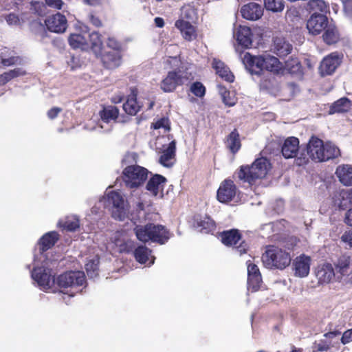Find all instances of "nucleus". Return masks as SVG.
I'll return each instance as SVG.
<instances>
[{
	"label": "nucleus",
	"instance_id": "obj_1",
	"mask_svg": "<svg viewBox=\"0 0 352 352\" xmlns=\"http://www.w3.org/2000/svg\"><path fill=\"white\" fill-rule=\"evenodd\" d=\"M58 239V233L52 231L45 234L37 243L40 255L34 256L31 276L43 291L50 289L54 283L49 269L50 261L46 258L44 252L52 248Z\"/></svg>",
	"mask_w": 352,
	"mask_h": 352
},
{
	"label": "nucleus",
	"instance_id": "obj_2",
	"mask_svg": "<svg viewBox=\"0 0 352 352\" xmlns=\"http://www.w3.org/2000/svg\"><path fill=\"white\" fill-rule=\"evenodd\" d=\"M270 168L268 160L261 157L256 159L251 166H241L236 175L239 180L252 184L256 179L265 177Z\"/></svg>",
	"mask_w": 352,
	"mask_h": 352
},
{
	"label": "nucleus",
	"instance_id": "obj_3",
	"mask_svg": "<svg viewBox=\"0 0 352 352\" xmlns=\"http://www.w3.org/2000/svg\"><path fill=\"white\" fill-rule=\"evenodd\" d=\"M99 204H104V208H109L113 219L124 221L129 214L127 201L120 192L111 191L99 200Z\"/></svg>",
	"mask_w": 352,
	"mask_h": 352
},
{
	"label": "nucleus",
	"instance_id": "obj_4",
	"mask_svg": "<svg viewBox=\"0 0 352 352\" xmlns=\"http://www.w3.org/2000/svg\"><path fill=\"white\" fill-rule=\"evenodd\" d=\"M134 230L138 239L144 243L151 241L164 244L170 237L168 230L162 225L148 223L145 226H136Z\"/></svg>",
	"mask_w": 352,
	"mask_h": 352
},
{
	"label": "nucleus",
	"instance_id": "obj_5",
	"mask_svg": "<svg viewBox=\"0 0 352 352\" xmlns=\"http://www.w3.org/2000/svg\"><path fill=\"white\" fill-rule=\"evenodd\" d=\"M291 260L289 252L275 246L268 248L262 256L263 265L270 269L283 270L289 265Z\"/></svg>",
	"mask_w": 352,
	"mask_h": 352
},
{
	"label": "nucleus",
	"instance_id": "obj_6",
	"mask_svg": "<svg viewBox=\"0 0 352 352\" xmlns=\"http://www.w3.org/2000/svg\"><path fill=\"white\" fill-rule=\"evenodd\" d=\"M122 174L126 186L135 188L142 185L146 180L148 170L139 165H131L123 170Z\"/></svg>",
	"mask_w": 352,
	"mask_h": 352
},
{
	"label": "nucleus",
	"instance_id": "obj_7",
	"mask_svg": "<svg viewBox=\"0 0 352 352\" xmlns=\"http://www.w3.org/2000/svg\"><path fill=\"white\" fill-rule=\"evenodd\" d=\"M221 242L226 246H234V250L242 255L247 252L248 245L245 241L241 240V235L236 229L223 231L220 233Z\"/></svg>",
	"mask_w": 352,
	"mask_h": 352
},
{
	"label": "nucleus",
	"instance_id": "obj_8",
	"mask_svg": "<svg viewBox=\"0 0 352 352\" xmlns=\"http://www.w3.org/2000/svg\"><path fill=\"white\" fill-rule=\"evenodd\" d=\"M188 78L184 71L174 69L168 72L166 76L162 80L160 87L164 92H173L179 86L188 81Z\"/></svg>",
	"mask_w": 352,
	"mask_h": 352
},
{
	"label": "nucleus",
	"instance_id": "obj_9",
	"mask_svg": "<svg viewBox=\"0 0 352 352\" xmlns=\"http://www.w3.org/2000/svg\"><path fill=\"white\" fill-rule=\"evenodd\" d=\"M85 283V275L81 271H69L63 273L57 278V284L63 289H76Z\"/></svg>",
	"mask_w": 352,
	"mask_h": 352
},
{
	"label": "nucleus",
	"instance_id": "obj_10",
	"mask_svg": "<svg viewBox=\"0 0 352 352\" xmlns=\"http://www.w3.org/2000/svg\"><path fill=\"white\" fill-rule=\"evenodd\" d=\"M343 54L334 52L325 56L320 63V73L322 76L332 74L341 64Z\"/></svg>",
	"mask_w": 352,
	"mask_h": 352
},
{
	"label": "nucleus",
	"instance_id": "obj_11",
	"mask_svg": "<svg viewBox=\"0 0 352 352\" xmlns=\"http://www.w3.org/2000/svg\"><path fill=\"white\" fill-rule=\"evenodd\" d=\"M70 34L68 38L69 45L73 49L87 50L89 47L87 34L89 32V28L85 25L79 26V31Z\"/></svg>",
	"mask_w": 352,
	"mask_h": 352
},
{
	"label": "nucleus",
	"instance_id": "obj_12",
	"mask_svg": "<svg viewBox=\"0 0 352 352\" xmlns=\"http://www.w3.org/2000/svg\"><path fill=\"white\" fill-rule=\"evenodd\" d=\"M329 25L328 18L324 14H311L307 22L309 32L318 35Z\"/></svg>",
	"mask_w": 352,
	"mask_h": 352
},
{
	"label": "nucleus",
	"instance_id": "obj_13",
	"mask_svg": "<svg viewBox=\"0 0 352 352\" xmlns=\"http://www.w3.org/2000/svg\"><path fill=\"white\" fill-rule=\"evenodd\" d=\"M236 187L230 179H226L221 182L217 190V199L221 203H228L235 197Z\"/></svg>",
	"mask_w": 352,
	"mask_h": 352
},
{
	"label": "nucleus",
	"instance_id": "obj_14",
	"mask_svg": "<svg viewBox=\"0 0 352 352\" xmlns=\"http://www.w3.org/2000/svg\"><path fill=\"white\" fill-rule=\"evenodd\" d=\"M45 23L47 29L55 33H63L67 28L66 17L59 12L49 16L45 20Z\"/></svg>",
	"mask_w": 352,
	"mask_h": 352
},
{
	"label": "nucleus",
	"instance_id": "obj_15",
	"mask_svg": "<svg viewBox=\"0 0 352 352\" xmlns=\"http://www.w3.org/2000/svg\"><path fill=\"white\" fill-rule=\"evenodd\" d=\"M336 273L342 276H346V281L351 283V274L352 273V258L348 254L340 256L335 263Z\"/></svg>",
	"mask_w": 352,
	"mask_h": 352
},
{
	"label": "nucleus",
	"instance_id": "obj_16",
	"mask_svg": "<svg viewBox=\"0 0 352 352\" xmlns=\"http://www.w3.org/2000/svg\"><path fill=\"white\" fill-rule=\"evenodd\" d=\"M323 142L316 137H312L307 146V152L309 157L315 162H324Z\"/></svg>",
	"mask_w": 352,
	"mask_h": 352
},
{
	"label": "nucleus",
	"instance_id": "obj_17",
	"mask_svg": "<svg viewBox=\"0 0 352 352\" xmlns=\"http://www.w3.org/2000/svg\"><path fill=\"white\" fill-rule=\"evenodd\" d=\"M311 258L305 254L297 256L294 262L293 267L296 276L304 278L308 276L310 270Z\"/></svg>",
	"mask_w": 352,
	"mask_h": 352
},
{
	"label": "nucleus",
	"instance_id": "obj_18",
	"mask_svg": "<svg viewBox=\"0 0 352 352\" xmlns=\"http://www.w3.org/2000/svg\"><path fill=\"white\" fill-rule=\"evenodd\" d=\"M262 283L261 274L258 266L253 263L248 265V289L252 292L257 291Z\"/></svg>",
	"mask_w": 352,
	"mask_h": 352
},
{
	"label": "nucleus",
	"instance_id": "obj_19",
	"mask_svg": "<svg viewBox=\"0 0 352 352\" xmlns=\"http://www.w3.org/2000/svg\"><path fill=\"white\" fill-rule=\"evenodd\" d=\"M243 62L246 67H250L252 74L258 75L264 69L265 54L254 56L249 53H245L243 58Z\"/></svg>",
	"mask_w": 352,
	"mask_h": 352
},
{
	"label": "nucleus",
	"instance_id": "obj_20",
	"mask_svg": "<svg viewBox=\"0 0 352 352\" xmlns=\"http://www.w3.org/2000/svg\"><path fill=\"white\" fill-rule=\"evenodd\" d=\"M242 16L248 20L256 21L263 14V9L257 3L252 2L244 5L241 9Z\"/></svg>",
	"mask_w": 352,
	"mask_h": 352
},
{
	"label": "nucleus",
	"instance_id": "obj_21",
	"mask_svg": "<svg viewBox=\"0 0 352 352\" xmlns=\"http://www.w3.org/2000/svg\"><path fill=\"white\" fill-rule=\"evenodd\" d=\"M299 151V140L297 138H287L281 146V153L285 159L294 158Z\"/></svg>",
	"mask_w": 352,
	"mask_h": 352
},
{
	"label": "nucleus",
	"instance_id": "obj_22",
	"mask_svg": "<svg viewBox=\"0 0 352 352\" xmlns=\"http://www.w3.org/2000/svg\"><path fill=\"white\" fill-rule=\"evenodd\" d=\"M234 36L236 37L239 45L245 48H250L252 45V33L249 27L239 25L234 32Z\"/></svg>",
	"mask_w": 352,
	"mask_h": 352
},
{
	"label": "nucleus",
	"instance_id": "obj_23",
	"mask_svg": "<svg viewBox=\"0 0 352 352\" xmlns=\"http://www.w3.org/2000/svg\"><path fill=\"white\" fill-rule=\"evenodd\" d=\"M167 179L165 177L159 174H155L148 181L146 188L153 196H157L160 191H163Z\"/></svg>",
	"mask_w": 352,
	"mask_h": 352
},
{
	"label": "nucleus",
	"instance_id": "obj_24",
	"mask_svg": "<svg viewBox=\"0 0 352 352\" xmlns=\"http://www.w3.org/2000/svg\"><path fill=\"white\" fill-rule=\"evenodd\" d=\"M175 27L179 30L182 36L186 41H190L197 36L195 27L191 22L186 21L184 19H178L175 24Z\"/></svg>",
	"mask_w": 352,
	"mask_h": 352
},
{
	"label": "nucleus",
	"instance_id": "obj_25",
	"mask_svg": "<svg viewBox=\"0 0 352 352\" xmlns=\"http://www.w3.org/2000/svg\"><path fill=\"white\" fill-rule=\"evenodd\" d=\"M212 67L215 70L216 74L222 79L228 82H232L234 80V76L230 72L228 67H227L221 60L213 58L212 62Z\"/></svg>",
	"mask_w": 352,
	"mask_h": 352
},
{
	"label": "nucleus",
	"instance_id": "obj_26",
	"mask_svg": "<svg viewBox=\"0 0 352 352\" xmlns=\"http://www.w3.org/2000/svg\"><path fill=\"white\" fill-rule=\"evenodd\" d=\"M176 142L171 141L168 147L163 151L159 159V163L164 167L170 168L173 166L175 156Z\"/></svg>",
	"mask_w": 352,
	"mask_h": 352
},
{
	"label": "nucleus",
	"instance_id": "obj_27",
	"mask_svg": "<svg viewBox=\"0 0 352 352\" xmlns=\"http://www.w3.org/2000/svg\"><path fill=\"white\" fill-rule=\"evenodd\" d=\"M104 67L112 69L118 67L121 63V56L118 51L107 52L100 54Z\"/></svg>",
	"mask_w": 352,
	"mask_h": 352
},
{
	"label": "nucleus",
	"instance_id": "obj_28",
	"mask_svg": "<svg viewBox=\"0 0 352 352\" xmlns=\"http://www.w3.org/2000/svg\"><path fill=\"white\" fill-rule=\"evenodd\" d=\"M316 276L319 283H328L334 277L335 272L331 264H324L318 267Z\"/></svg>",
	"mask_w": 352,
	"mask_h": 352
},
{
	"label": "nucleus",
	"instance_id": "obj_29",
	"mask_svg": "<svg viewBox=\"0 0 352 352\" xmlns=\"http://www.w3.org/2000/svg\"><path fill=\"white\" fill-rule=\"evenodd\" d=\"M336 174L343 185L346 186L352 185V166L349 164L338 166Z\"/></svg>",
	"mask_w": 352,
	"mask_h": 352
},
{
	"label": "nucleus",
	"instance_id": "obj_30",
	"mask_svg": "<svg viewBox=\"0 0 352 352\" xmlns=\"http://www.w3.org/2000/svg\"><path fill=\"white\" fill-rule=\"evenodd\" d=\"M329 10V4L324 0H309L307 3V10L311 14H325Z\"/></svg>",
	"mask_w": 352,
	"mask_h": 352
},
{
	"label": "nucleus",
	"instance_id": "obj_31",
	"mask_svg": "<svg viewBox=\"0 0 352 352\" xmlns=\"http://www.w3.org/2000/svg\"><path fill=\"white\" fill-rule=\"evenodd\" d=\"M351 100L346 97H343L336 100L331 105L329 113L334 114L345 113L349 111L351 109Z\"/></svg>",
	"mask_w": 352,
	"mask_h": 352
},
{
	"label": "nucleus",
	"instance_id": "obj_32",
	"mask_svg": "<svg viewBox=\"0 0 352 352\" xmlns=\"http://www.w3.org/2000/svg\"><path fill=\"white\" fill-rule=\"evenodd\" d=\"M323 31L322 39L326 44H335L339 41L340 34L333 24L329 23Z\"/></svg>",
	"mask_w": 352,
	"mask_h": 352
},
{
	"label": "nucleus",
	"instance_id": "obj_33",
	"mask_svg": "<svg viewBox=\"0 0 352 352\" xmlns=\"http://www.w3.org/2000/svg\"><path fill=\"white\" fill-rule=\"evenodd\" d=\"M226 145L232 154L236 153L241 148L240 136L236 129H234L228 135L226 141Z\"/></svg>",
	"mask_w": 352,
	"mask_h": 352
},
{
	"label": "nucleus",
	"instance_id": "obj_34",
	"mask_svg": "<svg viewBox=\"0 0 352 352\" xmlns=\"http://www.w3.org/2000/svg\"><path fill=\"white\" fill-rule=\"evenodd\" d=\"M274 52L280 57H283L291 53L292 46L285 39L276 38L274 40Z\"/></svg>",
	"mask_w": 352,
	"mask_h": 352
},
{
	"label": "nucleus",
	"instance_id": "obj_35",
	"mask_svg": "<svg viewBox=\"0 0 352 352\" xmlns=\"http://www.w3.org/2000/svg\"><path fill=\"white\" fill-rule=\"evenodd\" d=\"M87 38H89V47H91L92 50L96 56L101 54L102 48V41L100 38V35L98 32L94 31L89 33V31L87 34Z\"/></svg>",
	"mask_w": 352,
	"mask_h": 352
},
{
	"label": "nucleus",
	"instance_id": "obj_36",
	"mask_svg": "<svg viewBox=\"0 0 352 352\" xmlns=\"http://www.w3.org/2000/svg\"><path fill=\"white\" fill-rule=\"evenodd\" d=\"M118 114L119 110L115 106H107L104 107L100 112L102 120L106 123L115 121L118 118Z\"/></svg>",
	"mask_w": 352,
	"mask_h": 352
},
{
	"label": "nucleus",
	"instance_id": "obj_37",
	"mask_svg": "<svg viewBox=\"0 0 352 352\" xmlns=\"http://www.w3.org/2000/svg\"><path fill=\"white\" fill-rule=\"evenodd\" d=\"M324 162L334 159L340 155V149L331 142L323 143Z\"/></svg>",
	"mask_w": 352,
	"mask_h": 352
},
{
	"label": "nucleus",
	"instance_id": "obj_38",
	"mask_svg": "<svg viewBox=\"0 0 352 352\" xmlns=\"http://www.w3.org/2000/svg\"><path fill=\"white\" fill-rule=\"evenodd\" d=\"M196 228L201 232L208 233L214 229V221L209 217L196 219Z\"/></svg>",
	"mask_w": 352,
	"mask_h": 352
},
{
	"label": "nucleus",
	"instance_id": "obj_39",
	"mask_svg": "<svg viewBox=\"0 0 352 352\" xmlns=\"http://www.w3.org/2000/svg\"><path fill=\"white\" fill-rule=\"evenodd\" d=\"M58 225L63 229L73 232L80 226V221L77 216L67 217L64 221H59Z\"/></svg>",
	"mask_w": 352,
	"mask_h": 352
},
{
	"label": "nucleus",
	"instance_id": "obj_40",
	"mask_svg": "<svg viewBox=\"0 0 352 352\" xmlns=\"http://www.w3.org/2000/svg\"><path fill=\"white\" fill-rule=\"evenodd\" d=\"M280 69V63L279 60L270 54H265L264 69L270 72H277Z\"/></svg>",
	"mask_w": 352,
	"mask_h": 352
},
{
	"label": "nucleus",
	"instance_id": "obj_41",
	"mask_svg": "<svg viewBox=\"0 0 352 352\" xmlns=\"http://www.w3.org/2000/svg\"><path fill=\"white\" fill-rule=\"evenodd\" d=\"M8 51L9 50L6 48L1 51L0 54L1 63L3 66H12L14 65L20 64L21 62V58L14 55L7 54Z\"/></svg>",
	"mask_w": 352,
	"mask_h": 352
},
{
	"label": "nucleus",
	"instance_id": "obj_42",
	"mask_svg": "<svg viewBox=\"0 0 352 352\" xmlns=\"http://www.w3.org/2000/svg\"><path fill=\"white\" fill-rule=\"evenodd\" d=\"M264 7L274 13L283 12L285 8L284 0H263Z\"/></svg>",
	"mask_w": 352,
	"mask_h": 352
},
{
	"label": "nucleus",
	"instance_id": "obj_43",
	"mask_svg": "<svg viewBox=\"0 0 352 352\" xmlns=\"http://www.w3.org/2000/svg\"><path fill=\"white\" fill-rule=\"evenodd\" d=\"M151 250L144 245L138 246L134 251V256L140 263H146L149 259Z\"/></svg>",
	"mask_w": 352,
	"mask_h": 352
},
{
	"label": "nucleus",
	"instance_id": "obj_44",
	"mask_svg": "<svg viewBox=\"0 0 352 352\" xmlns=\"http://www.w3.org/2000/svg\"><path fill=\"white\" fill-rule=\"evenodd\" d=\"M124 111L130 116H135L140 109V105L138 103L136 98L131 97L123 104Z\"/></svg>",
	"mask_w": 352,
	"mask_h": 352
},
{
	"label": "nucleus",
	"instance_id": "obj_45",
	"mask_svg": "<svg viewBox=\"0 0 352 352\" xmlns=\"http://www.w3.org/2000/svg\"><path fill=\"white\" fill-rule=\"evenodd\" d=\"M98 264L99 260L98 258H93L85 264V270L87 275L91 278H94L98 275Z\"/></svg>",
	"mask_w": 352,
	"mask_h": 352
},
{
	"label": "nucleus",
	"instance_id": "obj_46",
	"mask_svg": "<svg viewBox=\"0 0 352 352\" xmlns=\"http://www.w3.org/2000/svg\"><path fill=\"white\" fill-rule=\"evenodd\" d=\"M181 16V19L192 22L197 19V12L194 8L190 6H184L182 9Z\"/></svg>",
	"mask_w": 352,
	"mask_h": 352
},
{
	"label": "nucleus",
	"instance_id": "obj_47",
	"mask_svg": "<svg viewBox=\"0 0 352 352\" xmlns=\"http://www.w3.org/2000/svg\"><path fill=\"white\" fill-rule=\"evenodd\" d=\"M334 204L340 210H346L349 206L352 205L349 199H346L342 196V190L335 196Z\"/></svg>",
	"mask_w": 352,
	"mask_h": 352
},
{
	"label": "nucleus",
	"instance_id": "obj_48",
	"mask_svg": "<svg viewBox=\"0 0 352 352\" xmlns=\"http://www.w3.org/2000/svg\"><path fill=\"white\" fill-rule=\"evenodd\" d=\"M190 90L195 96L199 98L204 97L206 94L205 87L201 82L198 81L195 82L191 85Z\"/></svg>",
	"mask_w": 352,
	"mask_h": 352
},
{
	"label": "nucleus",
	"instance_id": "obj_49",
	"mask_svg": "<svg viewBox=\"0 0 352 352\" xmlns=\"http://www.w3.org/2000/svg\"><path fill=\"white\" fill-rule=\"evenodd\" d=\"M217 90L221 97L223 102L228 107H232L233 101L230 98L226 99V95H229V91L226 89V87L221 85H217Z\"/></svg>",
	"mask_w": 352,
	"mask_h": 352
},
{
	"label": "nucleus",
	"instance_id": "obj_50",
	"mask_svg": "<svg viewBox=\"0 0 352 352\" xmlns=\"http://www.w3.org/2000/svg\"><path fill=\"white\" fill-rule=\"evenodd\" d=\"M67 63L68 66L71 68L72 70H74V69L80 67L81 65L80 58L78 56H75L74 55H70Z\"/></svg>",
	"mask_w": 352,
	"mask_h": 352
},
{
	"label": "nucleus",
	"instance_id": "obj_51",
	"mask_svg": "<svg viewBox=\"0 0 352 352\" xmlns=\"http://www.w3.org/2000/svg\"><path fill=\"white\" fill-rule=\"evenodd\" d=\"M6 21L10 25H17L19 24V16L14 13H10L6 16Z\"/></svg>",
	"mask_w": 352,
	"mask_h": 352
},
{
	"label": "nucleus",
	"instance_id": "obj_52",
	"mask_svg": "<svg viewBox=\"0 0 352 352\" xmlns=\"http://www.w3.org/2000/svg\"><path fill=\"white\" fill-rule=\"evenodd\" d=\"M101 206H104V204H100L99 202L95 205L91 210V215L98 216V217L93 218L94 221H96L98 218H100L102 214L103 210L101 209Z\"/></svg>",
	"mask_w": 352,
	"mask_h": 352
},
{
	"label": "nucleus",
	"instance_id": "obj_53",
	"mask_svg": "<svg viewBox=\"0 0 352 352\" xmlns=\"http://www.w3.org/2000/svg\"><path fill=\"white\" fill-rule=\"evenodd\" d=\"M330 348V343L326 340H320L318 343H316L315 349L318 351H327Z\"/></svg>",
	"mask_w": 352,
	"mask_h": 352
},
{
	"label": "nucleus",
	"instance_id": "obj_54",
	"mask_svg": "<svg viewBox=\"0 0 352 352\" xmlns=\"http://www.w3.org/2000/svg\"><path fill=\"white\" fill-rule=\"evenodd\" d=\"M340 341L343 344H346L352 342V328L345 331L343 333L340 338Z\"/></svg>",
	"mask_w": 352,
	"mask_h": 352
},
{
	"label": "nucleus",
	"instance_id": "obj_55",
	"mask_svg": "<svg viewBox=\"0 0 352 352\" xmlns=\"http://www.w3.org/2000/svg\"><path fill=\"white\" fill-rule=\"evenodd\" d=\"M107 45L113 50V51H117L120 48V43L113 37H109L107 42Z\"/></svg>",
	"mask_w": 352,
	"mask_h": 352
},
{
	"label": "nucleus",
	"instance_id": "obj_56",
	"mask_svg": "<svg viewBox=\"0 0 352 352\" xmlns=\"http://www.w3.org/2000/svg\"><path fill=\"white\" fill-rule=\"evenodd\" d=\"M341 240L346 244L352 247V231H346L341 236Z\"/></svg>",
	"mask_w": 352,
	"mask_h": 352
},
{
	"label": "nucleus",
	"instance_id": "obj_57",
	"mask_svg": "<svg viewBox=\"0 0 352 352\" xmlns=\"http://www.w3.org/2000/svg\"><path fill=\"white\" fill-rule=\"evenodd\" d=\"M45 3L50 7L61 9L63 2L62 0H45Z\"/></svg>",
	"mask_w": 352,
	"mask_h": 352
},
{
	"label": "nucleus",
	"instance_id": "obj_58",
	"mask_svg": "<svg viewBox=\"0 0 352 352\" xmlns=\"http://www.w3.org/2000/svg\"><path fill=\"white\" fill-rule=\"evenodd\" d=\"M61 111L60 108L53 107L47 111V116L50 119H54Z\"/></svg>",
	"mask_w": 352,
	"mask_h": 352
},
{
	"label": "nucleus",
	"instance_id": "obj_59",
	"mask_svg": "<svg viewBox=\"0 0 352 352\" xmlns=\"http://www.w3.org/2000/svg\"><path fill=\"white\" fill-rule=\"evenodd\" d=\"M344 223L352 228V208L348 209L345 213Z\"/></svg>",
	"mask_w": 352,
	"mask_h": 352
},
{
	"label": "nucleus",
	"instance_id": "obj_60",
	"mask_svg": "<svg viewBox=\"0 0 352 352\" xmlns=\"http://www.w3.org/2000/svg\"><path fill=\"white\" fill-rule=\"evenodd\" d=\"M168 120L165 118H162L159 120H157L155 123L153 124V128L155 129H159L161 128H166V124L167 123Z\"/></svg>",
	"mask_w": 352,
	"mask_h": 352
},
{
	"label": "nucleus",
	"instance_id": "obj_61",
	"mask_svg": "<svg viewBox=\"0 0 352 352\" xmlns=\"http://www.w3.org/2000/svg\"><path fill=\"white\" fill-rule=\"evenodd\" d=\"M12 71L14 78L26 74V71L21 67L14 68V69H12Z\"/></svg>",
	"mask_w": 352,
	"mask_h": 352
},
{
	"label": "nucleus",
	"instance_id": "obj_62",
	"mask_svg": "<svg viewBox=\"0 0 352 352\" xmlns=\"http://www.w3.org/2000/svg\"><path fill=\"white\" fill-rule=\"evenodd\" d=\"M342 332L339 330L330 331L324 334V336L329 339H333L340 336Z\"/></svg>",
	"mask_w": 352,
	"mask_h": 352
},
{
	"label": "nucleus",
	"instance_id": "obj_63",
	"mask_svg": "<svg viewBox=\"0 0 352 352\" xmlns=\"http://www.w3.org/2000/svg\"><path fill=\"white\" fill-rule=\"evenodd\" d=\"M344 10L347 14H352V0H346L344 1Z\"/></svg>",
	"mask_w": 352,
	"mask_h": 352
},
{
	"label": "nucleus",
	"instance_id": "obj_64",
	"mask_svg": "<svg viewBox=\"0 0 352 352\" xmlns=\"http://www.w3.org/2000/svg\"><path fill=\"white\" fill-rule=\"evenodd\" d=\"M342 196L345 199H348L350 200L351 204H352V189L351 190H342Z\"/></svg>",
	"mask_w": 352,
	"mask_h": 352
}]
</instances>
